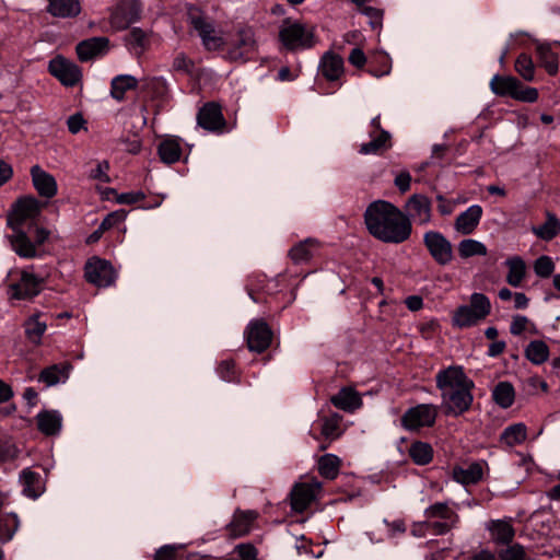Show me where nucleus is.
Returning <instances> with one entry per match:
<instances>
[{
	"instance_id": "f257e3e1",
	"label": "nucleus",
	"mask_w": 560,
	"mask_h": 560,
	"mask_svg": "<svg viewBox=\"0 0 560 560\" xmlns=\"http://www.w3.org/2000/svg\"><path fill=\"white\" fill-rule=\"evenodd\" d=\"M364 223L375 238L400 244L410 237L412 225L409 218L388 201L376 200L364 212Z\"/></svg>"
},
{
	"instance_id": "f03ea898",
	"label": "nucleus",
	"mask_w": 560,
	"mask_h": 560,
	"mask_svg": "<svg viewBox=\"0 0 560 560\" xmlns=\"http://www.w3.org/2000/svg\"><path fill=\"white\" fill-rule=\"evenodd\" d=\"M425 527L435 535H445L459 523L457 504L435 502L424 510Z\"/></svg>"
},
{
	"instance_id": "7ed1b4c3",
	"label": "nucleus",
	"mask_w": 560,
	"mask_h": 560,
	"mask_svg": "<svg viewBox=\"0 0 560 560\" xmlns=\"http://www.w3.org/2000/svg\"><path fill=\"white\" fill-rule=\"evenodd\" d=\"M439 408L432 404H420L409 408L401 417V425L408 431H419L434 424Z\"/></svg>"
},
{
	"instance_id": "20e7f679",
	"label": "nucleus",
	"mask_w": 560,
	"mask_h": 560,
	"mask_svg": "<svg viewBox=\"0 0 560 560\" xmlns=\"http://www.w3.org/2000/svg\"><path fill=\"white\" fill-rule=\"evenodd\" d=\"M43 208L35 197L26 196L18 199L13 206L11 212L8 214L7 223L12 230L22 229V225L28 221L34 220L39 215Z\"/></svg>"
},
{
	"instance_id": "39448f33",
	"label": "nucleus",
	"mask_w": 560,
	"mask_h": 560,
	"mask_svg": "<svg viewBox=\"0 0 560 560\" xmlns=\"http://www.w3.org/2000/svg\"><path fill=\"white\" fill-rule=\"evenodd\" d=\"M280 39L288 49L310 48L313 46V32L300 23H285L282 25Z\"/></svg>"
},
{
	"instance_id": "423d86ee",
	"label": "nucleus",
	"mask_w": 560,
	"mask_h": 560,
	"mask_svg": "<svg viewBox=\"0 0 560 560\" xmlns=\"http://www.w3.org/2000/svg\"><path fill=\"white\" fill-rule=\"evenodd\" d=\"M435 380L436 386L441 390V395L456 389L474 387V382L466 376L463 368L459 365H452L440 371L436 374Z\"/></svg>"
},
{
	"instance_id": "0eeeda50",
	"label": "nucleus",
	"mask_w": 560,
	"mask_h": 560,
	"mask_svg": "<svg viewBox=\"0 0 560 560\" xmlns=\"http://www.w3.org/2000/svg\"><path fill=\"white\" fill-rule=\"evenodd\" d=\"M85 279L96 287L105 288L115 282L116 272L108 261L92 258L85 265Z\"/></svg>"
},
{
	"instance_id": "6e6552de",
	"label": "nucleus",
	"mask_w": 560,
	"mask_h": 560,
	"mask_svg": "<svg viewBox=\"0 0 560 560\" xmlns=\"http://www.w3.org/2000/svg\"><path fill=\"white\" fill-rule=\"evenodd\" d=\"M423 242L433 259L440 265H447L453 259L451 242L440 232L429 231L423 235Z\"/></svg>"
},
{
	"instance_id": "1a4fd4ad",
	"label": "nucleus",
	"mask_w": 560,
	"mask_h": 560,
	"mask_svg": "<svg viewBox=\"0 0 560 560\" xmlns=\"http://www.w3.org/2000/svg\"><path fill=\"white\" fill-rule=\"evenodd\" d=\"M245 335L248 349L257 353L267 350L272 340V331L262 319L250 322L246 328Z\"/></svg>"
},
{
	"instance_id": "9d476101",
	"label": "nucleus",
	"mask_w": 560,
	"mask_h": 560,
	"mask_svg": "<svg viewBox=\"0 0 560 560\" xmlns=\"http://www.w3.org/2000/svg\"><path fill=\"white\" fill-rule=\"evenodd\" d=\"M320 489L322 483L315 479L294 485L290 492L292 510L298 513L304 512L315 500L316 494L320 491Z\"/></svg>"
},
{
	"instance_id": "9b49d317",
	"label": "nucleus",
	"mask_w": 560,
	"mask_h": 560,
	"mask_svg": "<svg viewBox=\"0 0 560 560\" xmlns=\"http://www.w3.org/2000/svg\"><path fill=\"white\" fill-rule=\"evenodd\" d=\"M44 279L28 271L21 272V279L8 288L10 299L24 300L37 295L42 291Z\"/></svg>"
},
{
	"instance_id": "f8f14e48",
	"label": "nucleus",
	"mask_w": 560,
	"mask_h": 560,
	"mask_svg": "<svg viewBox=\"0 0 560 560\" xmlns=\"http://www.w3.org/2000/svg\"><path fill=\"white\" fill-rule=\"evenodd\" d=\"M472 388L474 387H466L441 395L444 412L446 415L459 416L467 411L472 402Z\"/></svg>"
},
{
	"instance_id": "ddd939ff",
	"label": "nucleus",
	"mask_w": 560,
	"mask_h": 560,
	"mask_svg": "<svg viewBox=\"0 0 560 560\" xmlns=\"http://www.w3.org/2000/svg\"><path fill=\"white\" fill-rule=\"evenodd\" d=\"M48 69L51 75L68 86H73L82 78L81 69L72 61L62 57H57L50 60Z\"/></svg>"
},
{
	"instance_id": "4468645a",
	"label": "nucleus",
	"mask_w": 560,
	"mask_h": 560,
	"mask_svg": "<svg viewBox=\"0 0 560 560\" xmlns=\"http://www.w3.org/2000/svg\"><path fill=\"white\" fill-rule=\"evenodd\" d=\"M190 23L198 32L206 49L218 50L223 47L224 39L210 21L201 15H192L190 16Z\"/></svg>"
},
{
	"instance_id": "2eb2a0df",
	"label": "nucleus",
	"mask_w": 560,
	"mask_h": 560,
	"mask_svg": "<svg viewBox=\"0 0 560 560\" xmlns=\"http://www.w3.org/2000/svg\"><path fill=\"white\" fill-rule=\"evenodd\" d=\"M406 210L409 220H413L417 224L425 225L431 222V200L422 194L412 195L406 203Z\"/></svg>"
},
{
	"instance_id": "dca6fc26",
	"label": "nucleus",
	"mask_w": 560,
	"mask_h": 560,
	"mask_svg": "<svg viewBox=\"0 0 560 560\" xmlns=\"http://www.w3.org/2000/svg\"><path fill=\"white\" fill-rule=\"evenodd\" d=\"M75 49L81 61H89L105 55L109 49V40L104 36L91 37L80 42Z\"/></svg>"
},
{
	"instance_id": "f3484780",
	"label": "nucleus",
	"mask_w": 560,
	"mask_h": 560,
	"mask_svg": "<svg viewBox=\"0 0 560 560\" xmlns=\"http://www.w3.org/2000/svg\"><path fill=\"white\" fill-rule=\"evenodd\" d=\"M197 121L209 131L221 130L225 124L221 108L214 103H208L199 110Z\"/></svg>"
},
{
	"instance_id": "a211bd4d",
	"label": "nucleus",
	"mask_w": 560,
	"mask_h": 560,
	"mask_svg": "<svg viewBox=\"0 0 560 560\" xmlns=\"http://www.w3.org/2000/svg\"><path fill=\"white\" fill-rule=\"evenodd\" d=\"M256 49V39L252 28L246 27L237 32V39L231 49V58L234 60L245 57Z\"/></svg>"
},
{
	"instance_id": "6ab92c4d",
	"label": "nucleus",
	"mask_w": 560,
	"mask_h": 560,
	"mask_svg": "<svg viewBox=\"0 0 560 560\" xmlns=\"http://www.w3.org/2000/svg\"><path fill=\"white\" fill-rule=\"evenodd\" d=\"M31 175L34 187L40 196L51 198L57 194V183L54 176L42 170L38 165H34L31 168Z\"/></svg>"
},
{
	"instance_id": "aec40b11",
	"label": "nucleus",
	"mask_w": 560,
	"mask_h": 560,
	"mask_svg": "<svg viewBox=\"0 0 560 560\" xmlns=\"http://www.w3.org/2000/svg\"><path fill=\"white\" fill-rule=\"evenodd\" d=\"M482 215V208L478 205H472L464 212H462L455 220V230L463 234L468 235L475 231Z\"/></svg>"
},
{
	"instance_id": "412c9836",
	"label": "nucleus",
	"mask_w": 560,
	"mask_h": 560,
	"mask_svg": "<svg viewBox=\"0 0 560 560\" xmlns=\"http://www.w3.org/2000/svg\"><path fill=\"white\" fill-rule=\"evenodd\" d=\"M319 249V242L316 238L308 237L295 244L290 250L289 256L294 264L310 261Z\"/></svg>"
},
{
	"instance_id": "4be33fe9",
	"label": "nucleus",
	"mask_w": 560,
	"mask_h": 560,
	"mask_svg": "<svg viewBox=\"0 0 560 560\" xmlns=\"http://www.w3.org/2000/svg\"><path fill=\"white\" fill-rule=\"evenodd\" d=\"M256 517L257 513L254 511L236 512L233 520L228 525L230 536L237 538L246 535L250 530L252 524Z\"/></svg>"
},
{
	"instance_id": "5701e85b",
	"label": "nucleus",
	"mask_w": 560,
	"mask_h": 560,
	"mask_svg": "<svg viewBox=\"0 0 560 560\" xmlns=\"http://www.w3.org/2000/svg\"><path fill=\"white\" fill-rule=\"evenodd\" d=\"M14 233L8 236L12 249L24 258H32L36 256L35 245L31 242L27 234L22 230H12Z\"/></svg>"
},
{
	"instance_id": "b1692460",
	"label": "nucleus",
	"mask_w": 560,
	"mask_h": 560,
	"mask_svg": "<svg viewBox=\"0 0 560 560\" xmlns=\"http://www.w3.org/2000/svg\"><path fill=\"white\" fill-rule=\"evenodd\" d=\"M320 71L327 80H338L343 73V59L334 52H326L320 61Z\"/></svg>"
},
{
	"instance_id": "393cba45",
	"label": "nucleus",
	"mask_w": 560,
	"mask_h": 560,
	"mask_svg": "<svg viewBox=\"0 0 560 560\" xmlns=\"http://www.w3.org/2000/svg\"><path fill=\"white\" fill-rule=\"evenodd\" d=\"M487 528L490 536L495 544H510L512 542L515 532L513 526L508 521L495 520L488 523Z\"/></svg>"
},
{
	"instance_id": "a878e982",
	"label": "nucleus",
	"mask_w": 560,
	"mask_h": 560,
	"mask_svg": "<svg viewBox=\"0 0 560 560\" xmlns=\"http://www.w3.org/2000/svg\"><path fill=\"white\" fill-rule=\"evenodd\" d=\"M330 400L335 407L350 412L360 408L362 405L359 394L352 388L347 387L340 389Z\"/></svg>"
},
{
	"instance_id": "bb28decb",
	"label": "nucleus",
	"mask_w": 560,
	"mask_h": 560,
	"mask_svg": "<svg viewBox=\"0 0 560 560\" xmlns=\"http://www.w3.org/2000/svg\"><path fill=\"white\" fill-rule=\"evenodd\" d=\"M47 11L57 18H74L81 12L79 0H48Z\"/></svg>"
},
{
	"instance_id": "cd10ccee",
	"label": "nucleus",
	"mask_w": 560,
	"mask_h": 560,
	"mask_svg": "<svg viewBox=\"0 0 560 560\" xmlns=\"http://www.w3.org/2000/svg\"><path fill=\"white\" fill-rule=\"evenodd\" d=\"M508 267L506 282L514 287H521L523 280L526 277V264L520 256H513L505 260Z\"/></svg>"
},
{
	"instance_id": "c85d7f7f",
	"label": "nucleus",
	"mask_w": 560,
	"mask_h": 560,
	"mask_svg": "<svg viewBox=\"0 0 560 560\" xmlns=\"http://www.w3.org/2000/svg\"><path fill=\"white\" fill-rule=\"evenodd\" d=\"M62 417L58 411L48 410L37 415L38 430L46 435L57 434L61 429Z\"/></svg>"
},
{
	"instance_id": "c756f323",
	"label": "nucleus",
	"mask_w": 560,
	"mask_h": 560,
	"mask_svg": "<svg viewBox=\"0 0 560 560\" xmlns=\"http://www.w3.org/2000/svg\"><path fill=\"white\" fill-rule=\"evenodd\" d=\"M483 476L482 463H470L460 467L454 468V478L464 485L476 483L481 480Z\"/></svg>"
},
{
	"instance_id": "7c9ffc66",
	"label": "nucleus",
	"mask_w": 560,
	"mask_h": 560,
	"mask_svg": "<svg viewBox=\"0 0 560 560\" xmlns=\"http://www.w3.org/2000/svg\"><path fill=\"white\" fill-rule=\"evenodd\" d=\"M20 482L23 487V494L31 499H36L43 493L40 476L31 469L22 470Z\"/></svg>"
},
{
	"instance_id": "2f4dec72",
	"label": "nucleus",
	"mask_w": 560,
	"mask_h": 560,
	"mask_svg": "<svg viewBox=\"0 0 560 560\" xmlns=\"http://www.w3.org/2000/svg\"><path fill=\"white\" fill-rule=\"evenodd\" d=\"M390 147V135L385 130H381V132L374 136L371 141L362 143L360 145L359 152L364 155L381 154L388 150Z\"/></svg>"
},
{
	"instance_id": "473e14b6",
	"label": "nucleus",
	"mask_w": 560,
	"mask_h": 560,
	"mask_svg": "<svg viewBox=\"0 0 560 560\" xmlns=\"http://www.w3.org/2000/svg\"><path fill=\"white\" fill-rule=\"evenodd\" d=\"M518 80L513 77L494 75L490 81L491 91L500 96L513 97L518 88Z\"/></svg>"
},
{
	"instance_id": "72a5a7b5",
	"label": "nucleus",
	"mask_w": 560,
	"mask_h": 560,
	"mask_svg": "<svg viewBox=\"0 0 560 560\" xmlns=\"http://www.w3.org/2000/svg\"><path fill=\"white\" fill-rule=\"evenodd\" d=\"M159 155L166 164H173L180 159L182 147L176 138H168L163 140L159 145Z\"/></svg>"
},
{
	"instance_id": "f704fd0d",
	"label": "nucleus",
	"mask_w": 560,
	"mask_h": 560,
	"mask_svg": "<svg viewBox=\"0 0 560 560\" xmlns=\"http://www.w3.org/2000/svg\"><path fill=\"white\" fill-rule=\"evenodd\" d=\"M69 369L70 366L68 364L51 365L42 371L39 381L46 383L47 386H54L60 382H66L69 377Z\"/></svg>"
},
{
	"instance_id": "c9c22d12",
	"label": "nucleus",
	"mask_w": 560,
	"mask_h": 560,
	"mask_svg": "<svg viewBox=\"0 0 560 560\" xmlns=\"http://www.w3.org/2000/svg\"><path fill=\"white\" fill-rule=\"evenodd\" d=\"M453 325L458 328H466L477 325L481 318L475 313L470 305H460L452 317Z\"/></svg>"
},
{
	"instance_id": "e433bc0d",
	"label": "nucleus",
	"mask_w": 560,
	"mask_h": 560,
	"mask_svg": "<svg viewBox=\"0 0 560 560\" xmlns=\"http://www.w3.org/2000/svg\"><path fill=\"white\" fill-rule=\"evenodd\" d=\"M138 81L129 74H120L112 80V96L117 101H122L128 90L136 89Z\"/></svg>"
},
{
	"instance_id": "4c0bfd02",
	"label": "nucleus",
	"mask_w": 560,
	"mask_h": 560,
	"mask_svg": "<svg viewBox=\"0 0 560 560\" xmlns=\"http://www.w3.org/2000/svg\"><path fill=\"white\" fill-rule=\"evenodd\" d=\"M536 49L541 66L549 74H556L558 72V58L557 55L552 51L551 45L539 43Z\"/></svg>"
},
{
	"instance_id": "58836bf2",
	"label": "nucleus",
	"mask_w": 560,
	"mask_h": 560,
	"mask_svg": "<svg viewBox=\"0 0 560 560\" xmlns=\"http://www.w3.org/2000/svg\"><path fill=\"white\" fill-rule=\"evenodd\" d=\"M500 439L508 446L518 445L526 439V425L524 423L509 425L503 430Z\"/></svg>"
},
{
	"instance_id": "ea45409f",
	"label": "nucleus",
	"mask_w": 560,
	"mask_h": 560,
	"mask_svg": "<svg viewBox=\"0 0 560 560\" xmlns=\"http://www.w3.org/2000/svg\"><path fill=\"white\" fill-rule=\"evenodd\" d=\"M340 459L334 454H325L318 459V471L327 479H335L339 474Z\"/></svg>"
},
{
	"instance_id": "a19ab883",
	"label": "nucleus",
	"mask_w": 560,
	"mask_h": 560,
	"mask_svg": "<svg viewBox=\"0 0 560 560\" xmlns=\"http://www.w3.org/2000/svg\"><path fill=\"white\" fill-rule=\"evenodd\" d=\"M526 358L534 364H541L548 360L549 348L541 340H534L525 349Z\"/></svg>"
},
{
	"instance_id": "79ce46f5",
	"label": "nucleus",
	"mask_w": 560,
	"mask_h": 560,
	"mask_svg": "<svg viewBox=\"0 0 560 560\" xmlns=\"http://www.w3.org/2000/svg\"><path fill=\"white\" fill-rule=\"evenodd\" d=\"M494 401L502 408H509L514 402L515 393L512 384L500 382L492 393Z\"/></svg>"
},
{
	"instance_id": "37998d69",
	"label": "nucleus",
	"mask_w": 560,
	"mask_h": 560,
	"mask_svg": "<svg viewBox=\"0 0 560 560\" xmlns=\"http://www.w3.org/2000/svg\"><path fill=\"white\" fill-rule=\"evenodd\" d=\"M488 253L487 247L483 243L474 240L466 238L458 244V254L462 258L467 259L474 256H486Z\"/></svg>"
},
{
	"instance_id": "c03bdc74",
	"label": "nucleus",
	"mask_w": 560,
	"mask_h": 560,
	"mask_svg": "<svg viewBox=\"0 0 560 560\" xmlns=\"http://www.w3.org/2000/svg\"><path fill=\"white\" fill-rule=\"evenodd\" d=\"M409 456L417 465H427L432 460L433 450L428 443L415 442L409 447Z\"/></svg>"
},
{
	"instance_id": "a18cd8bd",
	"label": "nucleus",
	"mask_w": 560,
	"mask_h": 560,
	"mask_svg": "<svg viewBox=\"0 0 560 560\" xmlns=\"http://www.w3.org/2000/svg\"><path fill=\"white\" fill-rule=\"evenodd\" d=\"M533 231L541 240L550 241L560 232V222L553 214L549 213L547 221Z\"/></svg>"
},
{
	"instance_id": "49530a36",
	"label": "nucleus",
	"mask_w": 560,
	"mask_h": 560,
	"mask_svg": "<svg viewBox=\"0 0 560 560\" xmlns=\"http://www.w3.org/2000/svg\"><path fill=\"white\" fill-rule=\"evenodd\" d=\"M25 332L27 338L34 342L38 343L40 341L42 336L46 330V323L39 320L38 315H33L25 322Z\"/></svg>"
},
{
	"instance_id": "de8ad7c7",
	"label": "nucleus",
	"mask_w": 560,
	"mask_h": 560,
	"mask_svg": "<svg viewBox=\"0 0 560 560\" xmlns=\"http://www.w3.org/2000/svg\"><path fill=\"white\" fill-rule=\"evenodd\" d=\"M20 526L18 515L10 513L1 518L0 521V539L2 541H9L12 539Z\"/></svg>"
},
{
	"instance_id": "09e8293b",
	"label": "nucleus",
	"mask_w": 560,
	"mask_h": 560,
	"mask_svg": "<svg viewBox=\"0 0 560 560\" xmlns=\"http://www.w3.org/2000/svg\"><path fill=\"white\" fill-rule=\"evenodd\" d=\"M129 48L136 54L141 55L147 47V34L140 28H132L126 37Z\"/></svg>"
},
{
	"instance_id": "8fccbe9b",
	"label": "nucleus",
	"mask_w": 560,
	"mask_h": 560,
	"mask_svg": "<svg viewBox=\"0 0 560 560\" xmlns=\"http://www.w3.org/2000/svg\"><path fill=\"white\" fill-rule=\"evenodd\" d=\"M470 308L483 320L491 312L490 300L483 293H472L469 299Z\"/></svg>"
},
{
	"instance_id": "3c124183",
	"label": "nucleus",
	"mask_w": 560,
	"mask_h": 560,
	"mask_svg": "<svg viewBox=\"0 0 560 560\" xmlns=\"http://www.w3.org/2000/svg\"><path fill=\"white\" fill-rule=\"evenodd\" d=\"M506 547L499 551L501 560H524L528 555L526 549L520 544H505Z\"/></svg>"
},
{
	"instance_id": "603ef678",
	"label": "nucleus",
	"mask_w": 560,
	"mask_h": 560,
	"mask_svg": "<svg viewBox=\"0 0 560 560\" xmlns=\"http://www.w3.org/2000/svg\"><path fill=\"white\" fill-rule=\"evenodd\" d=\"M339 421L340 417L338 415L325 418L322 425V435L328 440L337 439L340 435Z\"/></svg>"
},
{
	"instance_id": "864d4df0",
	"label": "nucleus",
	"mask_w": 560,
	"mask_h": 560,
	"mask_svg": "<svg viewBox=\"0 0 560 560\" xmlns=\"http://www.w3.org/2000/svg\"><path fill=\"white\" fill-rule=\"evenodd\" d=\"M515 69L526 81L534 79V63L529 56L525 54L520 55L515 62Z\"/></svg>"
},
{
	"instance_id": "5fc2aeb1",
	"label": "nucleus",
	"mask_w": 560,
	"mask_h": 560,
	"mask_svg": "<svg viewBox=\"0 0 560 560\" xmlns=\"http://www.w3.org/2000/svg\"><path fill=\"white\" fill-rule=\"evenodd\" d=\"M185 547L184 544L164 545L155 551L154 560H176Z\"/></svg>"
},
{
	"instance_id": "6e6d98bb",
	"label": "nucleus",
	"mask_w": 560,
	"mask_h": 560,
	"mask_svg": "<svg viewBox=\"0 0 560 560\" xmlns=\"http://www.w3.org/2000/svg\"><path fill=\"white\" fill-rule=\"evenodd\" d=\"M535 273L541 278H548L555 270V264L548 256H540L534 264Z\"/></svg>"
},
{
	"instance_id": "4d7b16f0",
	"label": "nucleus",
	"mask_w": 560,
	"mask_h": 560,
	"mask_svg": "<svg viewBox=\"0 0 560 560\" xmlns=\"http://www.w3.org/2000/svg\"><path fill=\"white\" fill-rule=\"evenodd\" d=\"M220 377L225 382H238L235 363L232 360H224L218 366Z\"/></svg>"
},
{
	"instance_id": "13d9d810",
	"label": "nucleus",
	"mask_w": 560,
	"mask_h": 560,
	"mask_svg": "<svg viewBox=\"0 0 560 560\" xmlns=\"http://www.w3.org/2000/svg\"><path fill=\"white\" fill-rule=\"evenodd\" d=\"M127 218V212L122 209L110 212L106 215V218L103 220V222L100 224L98 230L100 231H106L118 223L125 221Z\"/></svg>"
},
{
	"instance_id": "bf43d9fd",
	"label": "nucleus",
	"mask_w": 560,
	"mask_h": 560,
	"mask_svg": "<svg viewBox=\"0 0 560 560\" xmlns=\"http://www.w3.org/2000/svg\"><path fill=\"white\" fill-rule=\"evenodd\" d=\"M513 98L533 103L538 98V92L535 88H523L521 82H518V88H516Z\"/></svg>"
},
{
	"instance_id": "052dcab7",
	"label": "nucleus",
	"mask_w": 560,
	"mask_h": 560,
	"mask_svg": "<svg viewBox=\"0 0 560 560\" xmlns=\"http://www.w3.org/2000/svg\"><path fill=\"white\" fill-rule=\"evenodd\" d=\"M126 8L117 9L112 15V24L117 28H125L136 20V16L125 19Z\"/></svg>"
},
{
	"instance_id": "680f3d73",
	"label": "nucleus",
	"mask_w": 560,
	"mask_h": 560,
	"mask_svg": "<svg viewBox=\"0 0 560 560\" xmlns=\"http://www.w3.org/2000/svg\"><path fill=\"white\" fill-rule=\"evenodd\" d=\"M241 560H256L257 550L249 544H241L235 548Z\"/></svg>"
},
{
	"instance_id": "e2e57ef3",
	"label": "nucleus",
	"mask_w": 560,
	"mask_h": 560,
	"mask_svg": "<svg viewBox=\"0 0 560 560\" xmlns=\"http://www.w3.org/2000/svg\"><path fill=\"white\" fill-rule=\"evenodd\" d=\"M528 318L523 315H516L513 317L510 331L512 335H521L527 327Z\"/></svg>"
},
{
	"instance_id": "0e129e2a",
	"label": "nucleus",
	"mask_w": 560,
	"mask_h": 560,
	"mask_svg": "<svg viewBox=\"0 0 560 560\" xmlns=\"http://www.w3.org/2000/svg\"><path fill=\"white\" fill-rule=\"evenodd\" d=\"M362 13L370 18V23L373 28H377L382 25V12L372 7H364Z\"/></svg>"
},
{
	"instance_id": "69168bd1",
	"label": "nucleus",
	"mask_w": 560,
	"mask_h": 560,
	"mask_svg": "<svg viewBox=\"0 0 560 560\" xmlns=\"http://www.w3.org/2000/svg\"><path fill=\"white\" fill-rule=\"evenodd\" d=\"M144 199V194L141 191H132L120 194L117 197V202L120 205H131Z\"/></svg>"
},
{
	"instance_id": "338daca9",
	"label": "nucleus",
	"mask_w": 560,
	"mask_h": 560,
	"mask_svg": "<svg viewBox=\"0 0 560 560\" xmlns=\"http://www.w3.org/2000/svg\"><path fill=\"white\" fill-rule=\"evenodd\" d=\"M85 120L81 114L71 115L67 120L68 129L71 133H78L84 127Z\"/></svg>"
},
{
	"instance_id": "774afa93",
	"label": "nucleus",
	"mask_w": 560,
	"mask_h": 560,
	"mask_svg": "<svg viewBox=\"0 0 560 560\" xmlns=\"http://www.w3.org/2000/svg\"><path fill=\"white\" fill-rule=\"evenodd\" d=\"M411 175L409 172L404 171L395 177V185L401 192H406L410 188Z\"/></svg>"
}]
</instances>
